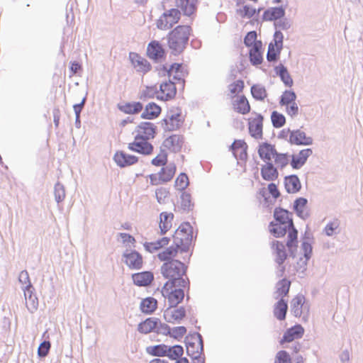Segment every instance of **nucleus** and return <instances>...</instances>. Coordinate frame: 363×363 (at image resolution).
<instances>
[{
    "label": "nucleus",
    "mask_w": 363,
    "mask_h": 363,
    "mask_svg": "<svg viewBox=\"0 0 363 363\" xmlns=\"http://www.w3.org/2000/svg\"><path fill=\"white\" fill-rule=\"evenodd\" d=\"M186 353L193 359V363H205L203 357H201L203 349H196L195 344L186 342Z\"/></svg>",
    "instance_id": "obj_28"
},
{
    "label": "nucleus",
    "mask_w": 363,
    "mask_h": 363,
    "mask_svg": "<svg viewBox=\"0 0 363 363\" xmlns=\"http://www.w3.org/2000/svg\"><path fill=\"white\" fill-rule=\"evenodd\" d=\"M269 226L270 233L277 238L282 237L288 232L286 245L290 251L291 255L294 256V250L296 248L298 231L295 228L293 221H290L289 224L283 223V225L282 223H274L271 222Z\"/></svg>",
    "instance_id": "obj_3"
},
{
    "label": "nucleus",
    "mask_w": 363,
    "mask_h": 363,
    "mask_svg": "<svg viewBox=\"0 0 363 363\" xmlns=\"http://www.w3.org/2000/svg\"><path fill=\"white\" fill-rule=\"evenodd\" d=\"M281 49H278V47L274 45L273 43H270L268 46V51L267 54V59L269 62H274L277 60L280 55Z\"/></svg>",
    "instance_id": "obj_47"
},
{
    "label": "nucleus",
    "mask_w": 363,
    "mask_h": 363,
    "mask_svg": "<svg viewBox=\"0 0 363 363\" xmlns=\"http://www.w3.org/2000/svg\"><path fill=\"white\" fill-rule=\"evenodd\" d=\"M18 281L22 284L23 287H31L28 272L26 270L21 271L18 276Z\"/></svg>",
    "instance_id": "obj_60"
},
{
    "label": "nucleus",
    "mask_w": 363,
    "mask_h": 363,
    "mask_svg": "<svg viewBox=\"0 0 363 363\" xmlns=\"http://www.w3.org/2000/svg\"><path fill=\"white\" fill-rule=\"evenodd\" d=\"M197 0H176V6L179 8L184 15L190 16L196 9Z\"/></svg>",
    "instance_id": "obj_29"
},
{
    "label": "nucleus",
    "mask_w": 363,
    "mask_h": 363,
    "mask_svg": "<svg viewBox=\"0 0 363 363\" xmlns=\"http://www.w3.org/2000/svg\"><path fill=\"white\" fill-rule=\"evenodd\" d=\"M169 195V191L164 188L157 189L155 191L157 201L159 203L163 204L165 203V199Z\"/></svg>",
    "instance_id": "obj_62"
},
{
    "label": "nucleus",
    "mask_w": 363,
    "mask_h": 363,
    "mask_svg": "<svg viewBox=\"0 0 363 363\" xmlns=\"http://www.w3.org/2000/svg\"><path fill=\"white\" fill-rule=\"evenodd\" d=\"M25 301L26 306L30 312L33 313L35 311L37 310L38 306V298L35 295L33 296L32 297H30Z\"/></svg>",
    "instance_id": "obj_61"
},
{
    "label": "nucleus",
    "mask_w": 363,
    "mask_h": 363,
    "mask_svg": "<svg viewBox=\"0 0 363 363\" xmlns=\"http://www.w3.org/2000/svg\"><path fill=\"white\" fill-rule=\"evenodd\" d=\"M235 109L242 114L248 113L250 110V104L245 96H240L234 104Z\"/></svg>",
    "instance_id": "obj_43"
},
{
    "label": "nucleus",
    "mask_w": 363,
    "mask_h": 363,
    "mask_svg": "<svg viewBox=\"0 0 363 363\" xmlns=\"http://www.w3.org/2000/svg\"><path fill=\"white\" fill-rule=\"evenodd\" d=\"M128 148L143 155H150L153 151V146L147 140L135 137V140L129 143Z\"/></svg>",
    "instance_id": "obj_10"
},
{
    "label": "nucleus",
    "mask_w": 363,
    "mask_h": 363,
    "mask_svg": "<svg viewBox=\"0 0 363 363\" xmlns=\"http://www.w3.org/2000/svg\"><path fill=\"white\" fill-rule=\"evenodd\" d=\"M290 133L289 142L296 145H311L313 144V138L307 136L306 133L298 129L294 130H288Z\"/></svg>",
    "instance_id": "obj_11"
},
{
    "label": "nucleus",
    "mask_w": 363,
    "mask_h": 363,
    "mask_svg": "<svg viewBox=\"0 0 363 363\" xmlns=\"http://www.w3.org/2000/svg\"><path fill=\"white\" fill-rule=\"evenodd\" d=\"M274 70L286 86L291 87L293 85V79L285 66L280 64L275 67Z\"/></svg>",
    "instance_id": "obj_32"
},
{
    "label": "nucleus",
    "mask_w": 363,
    "mask_h": 363,
    "mask_svg": "<svg viewBox=\"0 0 363 363\" xmlns=\"http://www.w3.org/2000/svg\"><path fill=\"white\" fill-rule=\"evenodd\" d=\"M138 158L132 155H129L124 151H120L115 153V163L121 167H126L137 163Z\"/></svg>",
    "instance_id": "obj_16"
},
{
    "label": "nucleus",
    "mask_w": 363,
    "mask_h": 363,
    "mask_svg": "<svg viewBox=\"0 0 363 363\" xmlns=\"http://www.w3.org/2000/svg\"><path fill=\"white\" fill-rule=\"evenodd\" d=\"M285 15V10L281 6L272 7L267 9L263 13V19L264 21H278Z\"/></svg>",
    "instance_id": "obj_26"
},
{
    "label": "nucleus",
    "mask_w": 363,
    "mask_h": 363,
    "mask_svg": "<svg viewBox=\"0 0 363 363\" xmlns=\"http://www.w3.org/2000/svg\"><path fill=\"white\" fill-rule=\"evenodd\" d=\"M261 175L266 181H274L277 179L279 173L272 162H267L261 168Z\"/></svg>",
    "instance_id": "obj_27"
},
{
    "label": "nucleus",
    "mask_w": 363,
    "mask_h": 363,
    "mask_svg": "<svg viewBox=\"0 0 363 363\" xmlns=\"http://www.w3.org/2000/svg\"><path fill=\"white\" fill-rule=\"evenodd\" d=\"M123 261L130 269L133 270L141 269L143 263L142 255L135 250H126L123 253Z\"/></svg>",
    "instance_id": "obj_8"
},
{
    "label": "nucleus",
    "mask_w": 363,
    "mask_h": 363,
    "mask_svg": "<svg viewBox=\"0 0 363 363\" xmlns=\"http://www.w3.org/2000/svg\"><path fill=\"white\" fill-rule=\"evenodd\" d=\"M186 315V311L184 307L168 308L164 312V318L166 321L173 323L181 320Z\"/></svg>",
    "instance_id": "obj_17"
},
{
    "label": "nucleus",
    "mask_w": 363,
    "mask_h": 363,
    "mask_svg": "<svg viewBox=\"0 0 363 363\" xmlns=\"http://www.w3.org/2000/svg\"><path fill=\"white\" fill-rule=\"evenodd\" d=\"M251 93L252 96L258 101H263L267 96L264 86L261 84H254L251 87Z\"/></svg>",
    "instance_id": "obj_44"
},
{
    "label": "nucleus",
    "mask_w": 363,
    "mask_h": 363,
    "mask_svg": "<svg viewBox=\"0 0 363 363\" xmlns=\"http://www.w3.org/2000/svg\"><path fill=\"white\" fill-rule=\"evenodd\" d=\"M247 148V144L241 140H235L230 146V149L235 157H238V151H240V150Z\"/></svg>",
    "instance_id": "obj_55"
},
{
    "label": "nucleus",
    "mask_w": 363,
    "mask_h": 363,
    "mask_svg": "<svg viewBox=\"0 0 363 363\" xmlns=\"http://www.w3.org/2000/svg\"><path fill=\"white\" fill-rule=\"evenodd\" d=\"M274 363H291V357L287 352L281 350L277 352Z\"/></svg>",
    "instance_id": "obj_57"
},
{
    "label": "nucleus",
    "mask_w": 363,
    "mask_h": 363,
    "mask_svg": "<svg viewBox=\"0 0 363 363\" xmlns=\"http://www.w3.org/2000/svg\"><path fill=\"white\" fill-rule=\"evenodd\" d=\"M304 297L301 295L296 296L292 299L291 303V313L296 317H301L303 313V308H306L304 306Z\"/></svg>",
    "instance_id": "obj_31"
},
{
    "label": "nucleus",
    "mask_w": 363,
    "mask_h": 363,
    "mask_svg": "<svg viewBox=\"0 0 363 363\" xmlns=\"http://www.w3.org/2000/svg\"><path fill=\"white\" fill-rule=\"evenodd\" d=\"M274 147L269 143H263L259 145L258 153L259 157L266 162H271L272 158L277 155Z\"/></svg>",
    "instance_id": "obj_25"
},
{
    "label": "nucleus",
    "mask_w": 363,
    "mask_h": 363,
    "mask_svg": "<svg viewBox=\"0 0 363 363\" xmlns=\"http://www.w3.org/2000/svg\"><path fill=\"white\" fill-rule=\"evenodd\" d=\"M262 122L263 117L257 115L249 122V131L250 135L255 138H261L262 136Z\"/></svg>",
    "instance_id": "obj_20"
},
{
    "label": "nucleus",
    "mask_w": 363,
    "mask_h": 363,
    "mask_svg": "<svg viewBox=\"0 0 363 363\" xmlns=\"http://www.w3.org/2000/svg\"><path fill=\"white\" fill-rule=\"evenodd\" d=\"M244 88V82L242 80H237L230 84L228 86L229 91L232 95H235L242 91Z\"/></svg>",
    "instance_id": "obj_58"
},
{
    "label": "nucleus",
    "mask_w": 363,
    "mask_h": 363,
    "mask_svg": "<svg viewBox=\"0 0 363 363\" xmlns=\"http://www.w3.org/2000/svg\"><path fill=\"white\" fill-rule=\"evenodd\" d=\"M157 308V300L152 297H148L140 303L141 311L147 314L152 313Z\"/></svg>",
    "instance_id": "obj_40"
},
{
    "label": "nucleus",
    "mask_w": 363,
    "mask_h": 363,
    "mask_svg": "<svg viewBox=\"0 0 363 363\" xmlns=\"http://www.w3.org/2000/svg\"><path fill=\"white\" fill-rule=\"evenodd\" d=\"M147 54L150 58L160 61L164 56V50L159 42L154 40L149 43Z\"/></svg>",
    "instance_id": "obj_18"
},
{
    "label": "nucleus",
    "mask_w": 363,
    "mask_h": 363,
    "mask_svg": "<svg viewBox=\"0 0 363 363\" xmlns=\"http://www.w3.org/2000/svg\"><path fill=\"white\" fill-rule=\"evenodd\" d=\"M275 164L281 168L284 167L289 163V158L286 154H279L277 152L274 156Z\"/></svg>",
    "instance_id": "obj_59"
},
{
    "label": "nucleus",
    "mask_w": 363,
    "mask_h": 363,
    "mask_svg": "<svg viewBox=\"0 0 363 363\" xmlns=\"http://www.w3.org/2000/svg\"><path fill=\"white\" fill-rule=\"evenodd\" d=\"M311 148L301 150L298 154L293 155L291 165L294 169H298L306 162L308 158L312 155Z\"/></svg>",
    "instance_id": "obj_14"
},
{
    "label": "nucleus",
    "mask_w": 363,
    "mask_h": 363,
    "mask_svg": "<svg viewBox=\"0 0 363 363\" xmlns=\"http://www.w3.org/2000/svg\"><path fill=\"white\" fill-rule=\"evenodd\" d=\"M156 126L150 122H142L137 126V135L135 137L145 140H150L155 138Z\"/></svg>",
    "instance_id": "obj_12"
},
{
    "label": "nucleus",
    "mask_w": 363,
    "mask_h": 363,
    "mask_svg": "<svg viewBox=\"0 0 363 363\" xmlns=\"http://www.w3.org/2000/svg\"><path fill=\"white\" fill-rule=\"evenodd\" d=\"M175 185L179 190H184L189 185V179L185 173H181L175 181Z\"/></svg>",
    "instance_id": "obj_53"
},
{
    "label": "nucleus",
    "mask_w": 363,
    "mask_h": 363,
    "mask_svg": "<svg viewBox=\"0 0 363 363\" xmlns=\"http://www.w3.org/2000/svg\"><path fill=\"white\" fill-rule=\"evenodd\" d=\"M157 322L152 318H147L138 325V331L141 333H149L157 328Z\"/></svg>",
    "instance_id": "obj_42"
},
{
    "label": "nucleus",
    "mask_w": 363,
    "mask_h": 363,
    "mask_svg": "<svg viewBox=\"0 0 363 363\" xmlns=\"http://www.w3.org/2000/svg\"><path fill=\"white\" fill-rule=\"evenodd\" d=\"M237 13L242 18H252L256 13V9L249 5H244L242 7L237 9Z\"/></svg>",
    "instance_id": "obj_51"
},
{
    "label": "nucleus",
    "mask_w": 363,
    "mask_h": 363,
    "mask_svg": "<svg viewBox=\"0 0 363 363\" xmlns=\"http://www.w3.org/2000/svg\"><path fill=\"white\" fill-rule=\"evenodd\" d=\"M190 26H179L168 35V45L174 55L181 53L185 48L190 35Z\"/></svg>",
    "instance_id": "obj_2"
},
{
    "label": "nucleus",
    "mask_w": 363,
    "mask_h": 363,
    "mask_svg": "<svg viewBox=\"0 0 363 363\" xmlns=\"http://www.w3.org/2000/svg\"><path fill=\"white\" fill-rule=\"evenodd\" d=\"M183 352V347L180 345L167 346L166 356L171 359L177 360L182 355Z\"/></svg>",
    "instance_id": "obj_45"
},
{
    "label": "nucleus",
    "mask_w": 363,
    "mask_h": 363,
    "mask_svg": "<svg viewBox=\"0 0 363 363\" xmlns=\"http://www.w3.org/2000/svg\"><path fill=\"white\" fill-rule=\"evenodd\" d=\"M290 285L291 282L286 279L279 281L276 286L275 298L277 299L279 297L286 296L289 293Z\"/></svg>",
    "instance_id": "obj_41"
},
{
    "label": "nucleus",
    "mask_w": 363,
    "mask_h": 363,
    "mask_svg": "<svg viewBox=\"0 0 363 363\" xmlns=\"http://www.w3.org/2000/svg\"><path fill=\"white\" fill-rule=\"evenodd\" d=\"M118 108L125 113L134 114L143 109V105L140 102L119 103Z\"/></svg>",
    "instance_id": "obj_30"
},
{
    "label": "nucleus",
    "mask_w": 363,
    "mask_h": 363,
    "mask_svg": "<svg viewBox=\"0 0 363 363\" xmlns=\"http://www.w3.org/2000/svg\"><path fill=\"white\" fill-rule=\"evenodd\" d=\"M303 333L304 329L301 325H294L285 332L280 342H291L295 339L301 338Z\"/></svg>",
    "instance_id": "obj_19"
},
{
    "label": "nucleus",
    "mask_w": 363,
    "mask_h": 363,
    "mask_svg": "<svg viewBox=\"0 0 363 363\" xmlns=\"http://www.w3.org/2000/svg\"><path fill=\"white\" fill-rule=\"evenodd\" d=\"M186 266L177 260L172 259L164 262L161 267V273L168 279L167 282L177 284L179 287H189V281L186 276Z\"/></svg>",
    "instance_id": "obj_1"
},
{
    "label": "nucleus",
    "mask_w": 363,
    "mask_h": 363,
    "mask_svg": "<svg viewBox=\"0 0 363 363\" xmlns=\"http://www.w3.org/2000/svg\"><path fill=\"white\" fill-rule=\"evenodd\" d=\"M130 60L138 72L146 73L150 70L151 65L149 62L135 52H130Z\"/></svg>",
    "instance_id": "obj_13"
},
{
    "label": "nucleus",
    "mask_w": 363,
    "mask_h": 363,
    "mask_svg": "<svg viewBox=\"0 0 363 363\" xmlns=\"http://www.w3.org/2000/svg\"><path fill=\"white\" fill-rule=\"evenodd\" d=\"M271 119L273 126L277 128L282 127L286 122L284 116L277 111L272 112Z\"/></svg>",
    "instance_id": "obj_49"
},
{
    "label": "nucleus",
    "mask_w": 363,
    "mask_h": 363,
    "mask_svg": "<svg viewBox=\"0 0 363 363\" xmlns=\"http://www.w3.org/2000/svg\"><path fill=\"white\" fill-rule=\"evenodd\" d=\"M180 11L177 9H171L164 12L157 21V27L160 30H168L177 23L180 18Z\"/></svg>",
    "instance_id": "obj_6"
},
{
    "label": "nucleus",
    "mask_w": 363,
    "mask_h": 363,
    "mask_svg": "<svg viewBox=\"0 0 363 363\" xmlns=\"http://www.w3.org/2000/svg\"><path fill=\"white\" fill-rule=\"evenodd\" d=\"M287 309V303L283 298H281L275 305L274 315L278 320H283L286 318Z\"/></svg>",
    "instance_id": "obj_37"
},
{
    "label": "nucleus",
    "mask_w": 363,
    "mask_h": 363,
    "mask_svg": "<svg viewBox=\"0 0 363 363\" xmlns=\"http://www.w3.org/2000/svg\"><path fill=\"white\" fill-rule=\"evenodd\" d=\"M160 95H158L157 98L163 101H167L172 99L176 95L177 92L174 82L171 80L162 83L160 85Z\"/></svg>",
    "instance_id": "obj_15"
},
{
    "label": "nucleus",
    "mask_w": 363,
    "mask_h": 363,
    "mask_svg": "<svg viewBox=\"0 0 363 363\" xmlns=\"http://www.w3.org/2000/svg\"><path fill=\"white\" fill-rule=\"evenodd\" d=\"M262 43H257L250 50V60L253 65H260L262 62V55L260 52Z\"/></svg>",
    "instance_id": "obj_38"
},
{
    "label": "nucleus",
    "mask_w": 363,
    "mask_h": 363,
    "mask_svg": "<svg viewBox=\"0 0 363 363\" xmlns=\"http://www.w3.org/2000/svg\"><path fill=\"white\" fill-rule=\"evenodd\" d=\"M161 108L155 103H149L141 114L143 118L153 119L160 113Z\"/></svg>",
    "instance_id": "obj_34"
},
{
    "label": "nucleus",
    "mask_w": 363,
    "mask_h": 363,
    "mask_svg": "<svg viewBox=\"0 0 363 363\" xmlns=\"http://www.w3.org/2000/svg\"><path fill=\"white\" fill-rule=\"evenodd\" d=\"M50 342L49 341L43 342L38 349V354L40 357L47 356L50 349Z\"/></svg>",
    "instance_id": "obj_63"
},
{
    "label": "nucleus",
    "mask_w": 363,
    "mask_h": 363,
    "mask_svg": "<svg viewBox=\"0 0 363 363\" xmlns=\"http://www.w3.org/2000/svg\"><path fill=\"white\" fill-rule=\"evenodd\" d=\"M167 162V154L165 150H161L160 152L152 160V164L155 166H164Z\"/></svg>",
    "instance_id": "obj_52"
},
{
    "label": "nucleus",
    "mask_w": 363,
    "mask_h": 363,
    "mask_svg": "<svg viewBox=\"0 0 363 363\" xmlns=\"http://www.w3.org/2000/svg\"><path fill=\"white\" fill-rule=\"evenodd\" d=\"M118 240H121L123 244L129 247L135 242V238L127 233H119Z\"/></svg>",
    "instance_id": "obj_64"
},
{
    "label": "nucleus",
    "mask_w": 363,
    "mask_h": 363,
    "mask_svg": "<svg viewBox=\"0 0 363 363\" xmlns=\"http://www.w3.org/2000/svg\"><path fill=\"white\" fill-rule=\"evenodd\" d=\"M182 123L181 113L171 111L162 120V125L165 130L172 131L177 130Z\"/></svg>",
    "instance_id": "obj_7"
},
{
    "label": "nucleus",
    "mask_w": 363,
    "mask_h": 363,
    "mask_svg": "<svg viewBox=\"0 0 363 363\" xmlns=\"http://www.w3.org/2000/svg\"><path fill=\"white\" fill-rule=\"evenodd\" d=\"M179 287L177 284L166 282L162 289V296L167 298L169 308H174L182 301L184 298V289Z\"/></svg>",
    "instance_id": "obj_5"
},
{
    "label": "nucleus",
    "mask_w": 363,
    "mask_h": 363,
    "mask_svg": "<svg viewBox=\"0 0 363 363\" xmlns=\"http://www.w3.org/2000/svg\"><path fill=\"white\" fill-rule=\"evenodd\" d=\"M133 283L139 286H147L150 285L154 279L153 274L151 272H143L135 273L132 275Z\"/></svg>",
    "instance_id": "obj_22"
},
{
    "label": "nucleus",
    "mask_w": 363,
    "mask_h": 363,
    "mask_svg": "<svg viewBox=\"0 0 363 363\" xmlns=\"http://www.w3.org/2000/svg\"><path fill=\"white\" fill-rule=\"evenodd\" d=\"M178 252H180V248L173 243L172 245L160 252L157 256L161 261H165L166 262L173 259L172 258L177 255Z\"/></svg>",
    "instance_id": "obj_35"
},
{
    "label": "nucleus",
    "mask_w": 363,
    "mask_h": 363,
    "mask_svg": "<svg viewBox=\"0 0 363 363\" xmlns=\"http://www.w3.org/2000/svg\"><path fill=\"white\" fill-rule=\"evenodd\" d=\"M191 195L186 192L181 196V207L184 211H189L191 207Z\"/></svg>",
    "instance_id": "obj_56"
},
{
    "label": "nucleus",
    "mask_w": 363,
    "mask_h": 363,
    "mask_svg": "<svg viewBox=\"0 0 363 363\" xmlns=\"http://www.w3.org/2000/svg\"><path fill=\"white\" fill-rule=\"evenodd\" d=\"M192 238V227L189 223H184L176 230L173 235V242L180 248L181 252H184L189 250Z\"/></svg>",
    "instance_id": "obj_4"
},
{
    "label": "nucleus",
    "mask_w": 363,
    "mask_h": 363,
    "mask_svg": "<svg viewBox=\"0 0 363 363\" xmlns=\"http://www.w3.org/2000/svg\"><path fill=\"white\" fill-rule=\"evenodd\" d=\"M257 33L255 31H250L247 33L244 38V43L247 47H253L257 43H261L260 41H257Z\"/></svg>",
    "instance_id": "obj_54"
},
{
    "label": "nucleus",
    "mask_w": 363,
    "mask_h": 363,
    "mask_svg": "<svg viewBox=\"0 0 363 363\" xmlns=\"http://www.w3.org/2000/svg\"><path fill=\"white\" fill-rule=\"evenodd\" d=\"M186 342L195 344L196 349L203 348L202 336L199 333H194L190 336L186 337Z\"/></svg>",
    "instance_id": "obj_50"
},
{
    "label": "nucleus",
    "mask_w": 363,
    "mask_h": 363,
    "mask_svg": "<svg viewBox=\"0 0 363 363\" xmlns=\"http://www.w3.org/2000/svg\"><path fill=\"white\" fill-rule=\"evenodd\" d=\"M183 137L179 135H172L166 138L163 142V146L172 152L180 151L183 145Z\"/></svg>",
    "instance_id": "obj_21"
},
{
    "label": "nucleus",
    "mask_w": 363,
    "mask_h": 363,
    "mask_svg": "<svg viewBox=\"0 0 363 363\" xmlns=\"http://www.w3.org/2000/svg\"><path fill=\"white\" fill-rule=\"evenodd\" d=\"M176 172V166L174 163H169L166 167H162L159 172V179L162 182L170 181Z\"/></svg>",
    "instance_id": "obj_33"
},
{
    "label": "nucleus",
    "mask_w": 363,
    "mask_h": 363,
    "mask_svg": "<svg viewBox=\"0 0 363 363\" xmlns=\"http://www.w3.org/2000/svg\"><path fill=\"white\" fill-rule=\"evenodd\" d=\"M307 203L308 200L303 197L296 199L294 203V209L297 216L303 220L309 217V212L306 208Z\"/></svg>",
    "instance_id": "obj_24"
},
{
    "label": "nucleus",
    "mask_w": 363,
    "mask_h": 363,
    "mask_svg": "<svg viewBox=\"0 0 363 363\" xmlns=\"http://www.w3.org/2000/svg\"><path fill=\"white\" fill-rule=\"evenodd\" d=\"M174 215L172 213L162 212L160 214V229L162 234L166 233L168 230L172 227V220Z\"/></svg>",
    "instance_id": "obj_36"
},
{
    "label": "nucleus",
    "mask_w": 363,
    "mask_h": 363,
    "mask_svg": "<svg viewBox=\"0 0 363 363\" xmlns=\"http://www.w3.org/2000/svg\"><path fill=\"white\" fill-rule=\"evenodd\" d=\"M284 186L286 191L289 194H296L301 188L299 178L295 174L285 177Z\"/></svg>",
    "instance_id": "obj_23"
},
{
    "label": "nucleus",
    "mask_w": 363,
    "mask_h": 363,
    "mask_svg": "<svg viewBox=\"0 0 363 363\" xmlns=\"http://www.w3.org/2000/svg\"><path fill=\"white\" fill-rule=\"evenodd\" d=\"M291 213L283 208H276L274 212V217L278 223H290V221H293L292 218L289 216Z\"/></svg>",
    "instance_id": "obj_39"
},
{
    "label": "nucleus",
    "mask_w": 363,
    "mask_h": 363,
    "mask_svg": "<svg viewBox=\"0 0 363 363\" xmlns=\"http://www.w3.org/2000/svg\"><path fill=\"white\" fill-rule=\"evenodd\" d=\"M296 99V95L294 91L286 90L285 91L283 92L279 103L281 106H286L289 104L294 102Z\"/></svg>",
    "instance_id": "obj_46"
},
{
    "label": "nucleus",
    "mask_w": 363,
    "mask_h": 363,
    "mask_svg": "<svg viewBox=\"0 0 363 363\" xmlns=\"http://www.w3.org/2000/svg\"><path fill=\"white\" fill-rule=\"evenodd\" d=\"M272 248L273 250V253L275 255V262L279 267L278 276H282L285 270V267L282 266V264L287 257L285 245L279 241H274L272 242Z\"/></svg>",
    "instance_id": "obj_9"
},
{
    "label": "nucleus",
    "mask_w": 363,
    "mask_h": 363,
    "mask_svg": "<svg viewBox=\"0 0 363 363\" xmlns=\"http://www.w3.org/2000/svg\"><path fill=\"white\" fill-rule=\"evenodd\" d=\"M54 195L55 199L58 203L62 202L65 198L66 194L65 186L60 182L56 183L55 185Z\"/></svg>",
    "instance_id": "obj_48"
}]
</instances>
